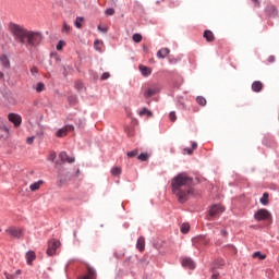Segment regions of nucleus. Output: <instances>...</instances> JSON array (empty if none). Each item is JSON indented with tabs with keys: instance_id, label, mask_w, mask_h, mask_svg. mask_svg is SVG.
<instances>
[{
	"instance_id": "obj_1",
	"label": "nucleus",
	"mask_w": 279,
	"mask_h": 279,
	"mask_svg": "<svg viewBox=\"0 0 279 279\" xmlns=\"http://www.w3.org/2000/svg\"><path fill=\"white\" fill-rule=\"evenodd\" d=\"M8 29L15 40L26 47H38V44L43 41V34L40 32L29 31L14 22L9 23Z\"/></svg>"
},
{
	"instance_id": "obj_2",
	"label": "nucleus",
	"mask_w": 279,
	"mask_h": 279,
	"mask_svg": "<svg viewBox=\"0 0 279 279\" xmlns=\"http://www.w3.org/2000/svg\"><path fill=\"white\" fill-rule=\"evenodd\" d=\"M172 193L175 195L180 204L189 202V197L194 193L193 178L186 175V173H180L172 179Z\"/></svg>"
},
{
	"instance_id": "obj_3",
	"label": "nucleus",
	"mask_w": 279,
	"mask_h": 279,
	"mask_svg": "<svg viewBox=\"0 0 279 279\" xmlns=\"http://www.w3.org/2000/svg\"><path fill=\"white\" fill-rule=\"evenodd\" d=\"M254 219L256 221H267L271 219V213L267 209H259L254 214Z\"/></svg>"
},
{
	"instance_id": "obj_4",
	"label": "nucleus",
	"mask_w": 279,
	"mask_h": 279,
	"mask_svg": "<svg viewBox=\"0 0 279 279\" xmlns=\"http://www.w3.org/2000/svg\"><path fill=\"white\" fill-rule=\"evenodd\" d=\"M58 247H60V242L56 239L50 240L48 242L47 255L53 256L56 254Z\"/></svg>"
},
{
	"instance_id": "obj_5",
	"label": "nucleus",
	"mask_w": 279,
	"mask_h": 279,
	"mask_svg": "<svg viewBox=\"0 0 279 279\" xmlns=\"http://www.w3.org/2000/svg\"><path fill=\"white\" fill-rule=\"evenodd\" d=\"M226 208L221 205H213L209 209V217H219Z\"/></svg>"
},
{
	"instance_id": "obj_6",
	"label": "nucleus",
	"mask_w": 279,
	"mask_h": 279,
	"mask_svg": "<svg viewBox=\"0 0 279 279\" xmlns=\"http://www.w3.org/2000/svg\"><path fill=\"white\" fill-rule=\"evenodd\" d=\"M87 274L85 276H81L77 279H97V272L95 268L90 267V265L86 264Z\"/></svg>"
},
{
	"instance_id": "obj_7",
	"label": "nucleus",
	"mask_w": 279,
	"mask_h": 279,
	"mask_svg": "<svg viewBox=\"0 0 279 279\" xmlns=\"http://www.w3.org/2000/svg\"><path fill=\"white\" fill-rule=\"evenodd\" d=\"M5 232L13 236L14 239H21V236H23V230L16 229L15 227H10L9 229L5 230Z\"/></svg>"
},
{
	"instance_id": "obj_8",
	"label": "nucleus",
	"mask_w": 279,
	"mask_h": 279,
	"mask_svg": "<svg viewBox=\"0 0 279 279\" xmlns=\"http://www.w3.org/2000/svg\"><path fill=\"white\" fill-rule=\"evenodd\" d=\"M158 93H160V87H158V85H154L145 90L144 97H146V99H149V97H154V95Z\"/></svg>"
},
{
	"instance_id": "obj_9",
	"label": "nucleus",
	"mask_w": 279,
	"mask_h": 279,
	"mask_svg": "<svg viewBox=\"0 0 279 279\" xmlns=\"http://www.w3.org/2000/svg\"><path fill=\"white\" fill-rule=\"evenodd\" d=\"M9 121L14 124L15 128H19L21 123H23V119L21 118L20 114L16 113H10L8 117Z\"/></svg>"
},
{
	"instance_id": "obj_10",
	"label": "nucleus",
	"mask_w": 279,
	"mask_h": 279,
	"mask_svg": "<svg viewBox=\"0 0 279 279\" xmlns=\"http://www.w3.org/2000/svg\"><path fill=\"white\" fill-rule=\"evenodd\" d=\"M182 267H185L186 269H194L195 268V262L191 257H184L181 262Z\"/></svg>"
},
{
	"instance_id": "obj_11",
	"label": "nucleus",
	"mask_w": 279,
	"mask_h": 279,
	"mask_svg": "<svg viewBox=\"0 0 279 279\" xmlns=\"http://www.w3.org/2000/svg\"><path fill=\"white\" fill-rule=\"evenodd\" d=\"M138 70L144 77H149V75H151V68H148L147 65L140 64Z\"/></svg>"
},
{
	"instance_id": "obj_12",
	"label": "nucleus",
	"mask_w": 279,
	"mask_h": 279,
	"mask_svg": "<svg viewBox=\"0 0 279 279\" xmlns=\"http://www.w3.org/2000/svg\"><path fill=\"white\" fill-rule=\"evenodd\" d=\"M266 12H267L268 16H272L274 19H276V16H278V9H276V7H274V5H268L266 8Z\"/></svg>"
},
{
	"instance_id": "obj_13",
	"label": "nucleus",
	"mask_w": 279,
	"mask_h": 279,
	"mask_svg": "<svg viewBox=\"0 0 279 279\" xmlns=\"http://www.w3.org/2000/svg\"><path fill=\"white\" fill-rule=\"evenodd\" d=\"M204 38L207 43H214L215 41V34L211 31H205L203 34Z\"/></svg>"
},
{
	"instance_id": "obj_14",
	"label": "nucleus",
	"mask_w": 279,
	"mask_h": 279,
	"mask_svg": "<svg viewBox=\"0 0 279 279\" xmlns=\"http://www.w3.org/2000/svg\"><path fill=\"white\" fill-rule=\"evenodd\" d=\"M223 265H226V260L223 258L216 259L211 267V271H215V269H219L220 267H223Z\"/></svg>"
},
{
	"instance_id": "obj_15",
	"label": "nucleus",
	"mask_w": 279,
	"mask_h": 279,
	"mask_svg": "<svg viewBox=\"0 0 279 279\" xmlns=\"http://www.w3.org/2000/svg\"><path fill=\"white\" fill-rule=\"evenodd\" d=\"M252 90L254 93H260L263 90V83L260 81H255L252 84Z\"/></svg>"
},
{
	"instance_id": "obj_16",
	"label": "nucleus",
	"mask_w": 279,
	"mask_h": 279,
	"mask_svg": "<svg viewBox=\"0 0 279 279\" xmlns=\"http://www.w3.org/2000/svg\"><path fill=\"white\" fill-rule=\"evenodd\" d=\"M68 134H69V126H63L62 129L57 131L56 136L58 138H63V136H66Z\"/></svg>"
},
{
	"instance_id": "obj_17",
	"label": "nucleus",
	"mask_w": 279,
	"mask_h": 279,
	"mask_svg": "<svg viewBox=\"0 0 279 279\" xmlns=\"http://www.w3.org/2000/svg\"><path fill=\"white\" fill-rule=\"evenodd\" d=\"M26 260H27V265H32V263H34V260H36V253L34 251L27 252Z\"/></svg>"
},
{
	"instance_id": "obj_18",
	"label": "nucleus",
	"mask_w": 279,
	"mask_h": 279,
	"mask_svg": "<svg viewBox=\"0 0 279 279\" xmlns=\"http://www.w3.org/2000/svg\"><path fill=\"white\" fill-rule=\"evenodd\" d=\"M168 53H170L169 48H161V49L157 52V58H160L161 60H165V58H167Z\"/></svg>"
},
{
	"instance_id": "obj_19",
	"label": "nucleus",
	"mask_w": 279,
	"mask_h": 279,
	"mask_svg": "<svg viewBox=\"0 0 279 279\" xmlns=\"http://www.w3.org/2000/svg\"><path fill=\"white\" fill-rule=\"evenodd\" d=\"M136 247L140 252H145V238L141 236L137 239Z\"/></svg>"
},
{
	"instance_id": "obj_20",
	"label": "nucleus",
	"mask_w": 279,
	"mask_h": 279,
	"mask_svg": "<svg viewBox=\"0 0 279 279\" xmlns=\"http://www.w3.org/2000/svg\"><path fill=\"white\" fill-rule=\"evenodd\" d=\"M0 62L4 69H10V59H8V56H0Z\"/></svg>"
},
{
	"instance_id": "obj_21",
	"label": "nucleus",
	"mask_w": 279,
	"mask_h": 279,
	"mask_svg": "<svg viewBox=\"0 0 279 279\" xmlns=\"http://www.w3.org/2000/svg\"><path fill=\"white\" fill-rule=\"evenodd\" d=\"M197 149V143L192 142V148H184L183 154H187L189 156H192L193 151Z\"/></svg>"
},
{
	"instance_id": "obj_22",
	"label": "nucleus",
	"mask_w": 279,
	"mask_h": 279,
	"mask_svg": "<svg viewBox=\"0 0 279 279\" xmlns=\"http://www.w3.org/2000/svg\"><path fill=\"white\" fill-rule=\"evenodd\" d=\"M59 158L61 160V162H71V158L69 157V155L66 154V151H61L59 154Z\"/></svg>"
},
{
	"instance_id": "obj_23",
	"label": "nucleus",
	"mask_w": 279,
	"mask_h": 279,
	"mask_svg": "<svg viewBox=\"0 0 279 279\" xmlns=\"http://www.w3.org/2000/svg\"><path fill=\"white\" fill-rule=\"evenodd\" d=\"M43 186V180H39L33 184L29 185L31 191L35 192L38 191Z\"/></svg>"
},
{
	"instance_id": "obj_24",
	"label": "nucleus",
	"mask_w": 279,
	"mask_h": 279,
	"mask_svg": "<svg viewBox=\"0 0 279 279\" xmlns=\"http://www.w3.org/2000/svg\"><path fill=\"white\" fill-rule=\"evenodd\" d=\"M259 202L263 206H267L269 204V193H264Z\"/></svg>"
},
{
	"instance_id": "obj_25",
	"label": "nucleus",
	"mask_w": 279,
	"mask_h": 279,
	"mask_svg": "<svg viewBox=\"0 0 279 279\" xmlns=\"http://www.w3.org/2000/svg\"><path fill=\"white\" fill-rule=\"evenodd\" d=\"M94 47H95L96 51H100L101 52L102 48H104V41H101L99 39L95 40Z\"/></svg>"
},
{
	"instance_id": "obj_26",
	"label": "nucleus",
	"mask_w": 279,
	"mask_h": 279,
	"mask_svg": "<svg viewBox=\"0 0 279 279\" xmlns=\"http://www.w3.org/2000/svg\"><path fill=\"white\" fill-rule=\"evenodd\" d=\"M137 158H138V160H141L142 162H147V160H149V154H147V153H142Z\"/></svg>"
},
{
	"instance_id": "obj_27",
	"label": "nucleus",
	"mask_w": 279,
	"mask_h": 279,
	"mask_svg": "<svg viewBox=\"0 0 279 279\" xmlns=\"http://www.w3.org/2000/svg\"><path fill=\"white\" fill-rule=\"evenodd\" d=\"M82 23H84V17H76L74 25L77 29H82Z\"/></svg>"
},
{
	"instance_id": "obj_28",
	"label": "nucleus",
	"mask_w": 279,
	"mask_h": 279,
	"mask_svg": "<svg viewBox=\"0 0 279 279\" xmlns=\"http://www.w3.org/2000/svg\"><path fill=\"white\" fill-rule=\"evenodd\" d=\"M190 230H191V226H190L189 223H183V225L181 226V232H182V234L189 233Z\"/></svg>"
},
{
	"instance_id": "obj_29",
	"label": "nucleus",
	"mask_w": 279,
	"mask_h": 279,
	"mask_svg": "<svg viewBox=\"0 0 279 279\" xmlns=\"http://www.w3.org/2000/svg\"><path fill=\"white\" fill-rule=\"evenodd\" d=\"M145 114H147L148 117H153V113H151V111H149V109L143 108V109L140 111V117H145Z\"/></svg>"
},
{
	"instance_id": "obj_30",
	"label": "nucleus",
	"mask_w": 279,
	"mask_h": 279,
	"mask_svg": "<svg viewBox=\"0 0 279 279\" xmlns=\"http://www.w3.org/2000/svg\"><path fill=\"white\" fill-rule=\"evenodd\" d=\"M196 104H198V106H206V98H204V96H198L196 98Z\"/></svg>"
},
{
	"instance_id": "obj_31",
	"label": "nucleus",
	"mask_w": 279,
	"mask_h": 279,
	"mask_svg": "<svg viewBox=\"0 0 279 279\" xmlns=\"http://www.w3.org/2000/svg\"><path fill=\"white\" fill-rule=\"evenodd\" d=\"M121 167H113L112 169H111V174L112 175H120L121 174Z\"/></svg>"
},
{
	"instance_id": "obj_32",
	"label": "nucleus",
	"mask_w": 279,
	"mask_h": 279,
	"mask_svg": "<svg viewBox=\"0 0 279 279\" xmlns=\"http://www.w3.org/2000/svg\"><path fill=\"white\" fill-rule=\"evenodd\" d=\"M125 132L130 138H132V136H134V128L128 126V128H125Z\"/></svg>"
},
{
	"instance_id": "obj_33",
	"label": "nucleus",
	"mask_w": 279,
	"mask_h": 279,
	"mask_svg": "<svg viewBox=\"0 0 279 279\" xmlns=\"http://www.w3.org/2000/svg\"><path fill=\"white\" fill-rule=\"evenodd\" d=\"M143 40V36L138 33L133 35V41L134 43H141Z\"/></svg>"
},
{
	"instance_id": "obj_34",
	"label": "nucleus",
	"mask_w": 279,
	"mask_h": 279,
	"mask_svg": "<svg viewBox=\"0 0 279 279\" xmlns=\"http://www.w3.org/2000/svg\"><path fill=\"white\" fill-rule=\"evenodd\" d=\"M126 156L128 158H136V156H138V150L135 149V150L129 151Z\"/></svg>"
},
{
	"instance_id": "obj_35",
	"label": "nucleus",
	"mask_w": 279,
	"mask_h": 279,
	"mask_svg": "<svg viewBox=\"0 0 279 279\" xmlns=\"http://www.w3.org/2000/svg\"><path fill=\"white\" fill-rule=\"evenodd\" d=\"M258 257H259L260 260H265V258H267V256L266 255H262L260 252H255L253 254V258H258Z\"/></svg>"
},
{
	"instance_id": "obj_36",
	"label": "nucleus",
	"mask_w": 279,
	"mask_h": 279,
	"mask_svg": "<svg viewBox=\"0 0 279 279\" xmlns=\"http://www.w3.org/2000/svg\"><path fill=\"white\" fill-rule=\"evenodd\" d=\"M76 128H83L84 121L82 119H77V117L74 118Z\"/></svg>"
},
{
	"instance_id": "obj_37",
	"label": "nucleus",
	"mask_w": 279,
	"mask_h": 279,
	"mask_svg": "<svg viewBox=\"0 0 279 279\" xmlns=\"http://www.w3.org/2000/svg\"><path fill=\"white\" fill-rule=\"evenodd\" d=\"M70 29H71V26L66 23H63L62 33L69 34Z\"/></svg>"
},
{
	"instance_id": "obj_38",
	"label": "nucleus",
	"mask_w": 279,
	"mask_h": 279,
	"mask_svg": "<svg viewBox=\"0 0 279 279\" xmlns=\"http://www.w3.org/2000/svg\"><path fill=\"white\" fill-rule=\"evenodd\" d=\"M66 45L64 40H60L57 45V51H62V48Z\"/></svg>"
},
{
	"instance_id": "obj_39",
	"label": "nucleus",
	"mask_w": 279,
	"mask_h": 279,
	"mask_svg": "<svg viewBox=\"0 0 279 279\" xmlns=\"http://www.w3.org/2000/svg\"><path fill=\"white\" fill-rule=\"evenodd\" d=\"M36 90L38 93H43L45 90V84L44 83H38L36 86Z\"/></svg>"
},
{
	"instance_id": "obj_40",
	"label": "nucleus",
	"mask_w": 279,
	"mask_h": 279,
	"mask_svg": "<svg viewBox=\"0 0 279 279\" xmlns=\"http://www.w3.org/2000/svg\"><path fill=\"white\" fill-rule=\"evenodd\" d=\"M105 14H106L107 16H114V9H112V8L107 9V10L105 11Z\"/></svg>"
},
{
	"instance_id": "obj_41",
	"label": "nucleus",
	"mask_w": 279,
	"mask_h": 279,
	"mask_svg": "<svg viewBox=\"0 0 279 279\" xmlns=\"http://www.w3.org/2000/svg\"><path fill=\"white\" fill-rule=\"evenodd\" d=\"M74 86L76 90H82L84 88V84L82 83V81H77Z\"/></svg>"
},
{
	"instance_id": "obj_42",
	"label": "nucleus",
	"mask_w": 279,
	"mask_h": 279,
	"mask_svg": "<svg viewBox=\"0 0 279 279\" xmlns=\"http://www.w3.org/2000/svg\"><path fill=\"white\" fill-rule=\"evenodd\" d=\"M169 119H170V121H172V122H174V121L178 119V117L175 116V111H171V112L169 113Z\"/></svg>"
},
{
	"instance_id": "obj_43",
	"label": "nucleus",
	"mask_w": 279,
	"mask_h": 279,
	"mask_svg": "<svg viewBox=\"0 0 279 279\" xmlns=\"http://www.w3.org/2000/svg\"><path fill=\"white\" fill-rule=\"evenodd\" d=\"M56 158H57V155H56V153H50L49 154V156H48V160L50 161V162H53V160H56Z\"/></svg>"
},
{
	"instance_id": "obj_44",
	"label": "nucleus",
	"mask_w": 279,
	"mask_h": 279,
	"mask_svg": "<svg viewBox=\"0 0 279 279\" xmlns=\"http://www.w3.org/2000/svg\"><path fill=\"white\" fill-rule=\"evenodd\" d=\"M50 58H53L57 62H60V57L56 52L50 53Z\"/></svg>"
},
{
	"instance_id": "obj_45",
	"label": "nucleus",
	"mask_w": 279,
	"mask_h": 279,
	"mask_svg": "<svg viewBox=\"0 0 279 279\" xmlns=\"http://www.w3.org/2000/svg\"><path fill=\"white\" fill-rule=\"evenodd\" d=\"M110 78V73H108V72H105L102 75H101V77H100V80H109Z\"/></svg>"
},
{
	"instance_id": "obj_46",
	"label": "nucleus",
	"mask_w": 279,
	"mask_h": 279,
	"mask_svg": "<svg viewBox=\"0 0 279 279\" xmlns=\"http://www.w3.org/2000/svg\"><path fill=\"white\" fill-rule=\"evenodd\" d=\"M31 73H32V75H36V73H38V68L33 66V68L31 69Z\"/></svg>"
},
{
	"instance_id": "obj_47",
	"label": "nucleus",
	"mask_w": 279,
	"mask_h": 279,
	"mask_svg": "<svg viewBox=\"0 0 279 279\" xmlns=\"http://www.w3.org/2000/svg\"><path fill=\"white\" fill-rule=\"evenodd\" d=\"M34 136H32V137H28L27 140H26V143L28 144V145H32V143H34Z\"/></svg>"
},
{
	"instance_id": "obj_48",
	"label": "nucleus",
	"mask_w": 279,
	"mask_h": 279,
	"mask_svg": "<svg viewBox=\"0 0 279 279\" xmlns=\"http://www.w3.org/2000/svg\"><path fill=\"white\" fill-rule=\"evenodd\" d=\"M211 275V279H219V272H215Z\"/></svg>"
},
{
	"instance_id": "obj_49",
	"label": "nucleus",
	"mask_w": 279,
	"mask_h": 279,
	"mask_svg": "<svg viewBox=\"0 0 279 279\" xmlns=\"http://www.w3.org/2000/svg\"><path fill=\"white\" fill-rule=\"evenodd\" d=\"M99 32H102L104 34H106L108 32L107 27L101 28V26H98Z\"/></svg>"
},
{
	"instance_id": "obj_50",
	"label": "nucleus",
	"mask_w": 279,
	"mask_h": 279,
	"mask_svg": "<svg viewBox=\"0 0 279 279\" xmlns=\"http://www.w3.org/2000/svg\"><path fill=\"white\" fill-rule=\"evenodd\" d=\"M2 132H7V134L10 133V129L8 126H1Z\"/></svg>"
},
{
	"instance_id": "obj_51",
	"label": "nucleus",
	"mask_w": 279,
	"mask_h": 279,
	"mask_svg": "<svg viewBox=\"0 0 279 279\" xmlns=\"http://www.w3.org/2000/svg\"><path fill=\"white\" fill-rule=\"evenodd\" d=\"M75 178H80V168L76 169V172L74 173Z\"/></svg>"
},
{
	"instance_id": "obj_52",
	"label": "nucleus",
	"mask_w": 279,
	"mask_h": 279,
	"mask_svg": "<svg viewBox=\"0 0 279 279\" xmlns=\"http://www.w3.org/2000/svg\"><path fill=\"white\" fill-rule=\"evenodd\" d=\"M221 234H222V236H228V231L221 230Z\"/></svg>"
},
{
	"instance_id": "obj_53",
	"label": "nucleus",
	"mask_w": 279,
	"mask_h": 279,
	"mask_svg": "<svg viewBox=\"0 0 279 279\" xmlns=\"http://www.w3.org/2000/svg\"><path fill=\"white\" fill-rule=\"evenodd\" d=\"M5 77V74L3 72H0V80H3Z\"/></svg>"
},
{
	"instance_id": "obj_54",
	"label": "nucleus",
	"mask_w": 279,
	"mask_h": 279,
	"mask_svg": "<svg viewBox=\"0 0 279 279\" xmlns=\"http://www.w3.org/2000/svg\"><path fill=\"white\" fill-rule=\"evenodd\" d=\"M253 3H255V5H260V2H258V0H252Z\"/></svg>"
},
{
	"instance_id": "obj_55",
	"label": "nucleus",
	"mask_w": 279,
	"mask_h": 279,
	"mask_svg": "<svg viewBox=\"0 0 279 279\" xmlns=\"http://www.w3.org/2000/svg\"><path fill=\"white\" fill-rule=\"evenodd\" d=\"M14 276L7 275V279H13Z\"/></svg>"
},
{
	"instance_id": "obj_56",
	"label": "nucleus",
	"mask_w": 279,
	"mask_h": 279,
	"mask_svg": "<svg viewBox=\"0 0 279 279\" xmlns=\"http://www.w3.org/2000/svg\"><path fill=\"white\" fill-rule=\"evenodd\" d=\"M16 276H21V270L15 271Z\"/></svg>"
},
{
	"instance_id": "obj_57",
	"label": "nucleus",
	"mask_w": 279,
	"mask_h": 279,
	"mask_svg": "<svg viewBox=\"0 0 279 279\" xmlns=\"http://www.w3.org/2000/svg\"><path fill=\"white\" fill-rule=\"evenodd\" d=\"M71 162H75V159L72 158V159H71Z\"/></svg>"
},
{
	"instance_id": "obj_58",
	"label": "nucleus",
	"mask_w": 279,
	"mask_h": 279,
	"mask_svg": "<svg viewBox=\"0 0 279 279\" xmlns=\"http://www.w3.org/2000/svg\"><path fill=\"white\" fill-rule=\"evenodd\" d=\"M60 184H62V180H60Z\"/></svg>"
},
{
	"instance_id": "obj_59",
	"label": "nucleus",
	"mask_w": 279,
	"mask_h": 279,
	"mask_svg": "<svg viewBox=\"0 0 279 279\" xmlns=\"http://www.w3.org/2000/svg\"><path fill=\"white\" fill-rule=\"evenodd\" d=\"M160 3V1H157V4Z\"/></svg>"
}]
</instances>
